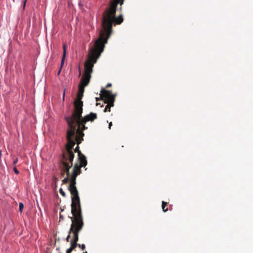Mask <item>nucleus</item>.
<instances>
[{"mask_svg":"<svg viewBox=\"0 0 253 253\" xmlns=\"http://www.w3.org/2000/svg\"><path fill=\"white\" fill-rule=\"evenodd\" d=\"M102 29L99 32V36L95 41L93 46L89 48L88 59L84 63V74L90 75L92 72L94 64L97 62L101 53L104 50L105 44L112 33V28L109 29L101 25Z\"/></svg>","mask_w":253,"mask_h":253,"instance_id":"f257e3e1","label":"nucleus"},{"mask_svg":"<svg viewBox=\"0 0 253 253\" xmlns=\"http://www.w3.org/2000/svg\"><path fill=\"white\" fill-rule=\"evenodd\" d=\"M124 0H112L110 1L109 7L106 8L103 13L101 25L110 30L112 28L113 24H121L124 21L123 15L121 14L118 17L115 16L116 9L118 4L122 6Z\"/></svg>","mask_w":253,"mask_h":253,"instance_id":"f03ea898","label":"nucleus"},{"mask_svg":"<svg viewBox=\"0 0 253 253\" xmlns=\"http://www.w3.org/2000/svg\"><path fill=\"white\" fill-rule=\"evenodd\" d=\"M71 213L73 217H70L72 220L69 234L73 233V238L71 240L77 243L79 240V234L84 226L83 218L82 214L81 204H71Z\"/></svg>","mask_w":253,"mask_h":253,"instance_id":"7ed1b4c3","label":"nucleus"},{"mask_svg":"<svg viewBox=\"0 0 253 253\" xmlns=\"http://www.w3.org/2000/svg\"><path fill=\"white\" fill-rule=\"evenodd\" d=\"M75 113V111H73V113L70 116L65 117L68 126H69V123H71V125L75 128L74 133H76V141L77 144L79 145L81 143L82 141L84 140L83 137L84 135L83 131L87 129V127L85 126L86 123H82V114Z\"/></svg>","mask_w":253,"mask_h":253,"instance_id":"20e7f679","label":"nucleus"},{"mask_svg":"<svg viewBox=\"0 0 253 253\" xmlns=\"http://www.w3.org/2000/svg\"><path fill=\"white\" fill-rule=\"evenodd\" d=\"M86 163L83 164L80 161L78 160V162L75 163L74 166L73 171L71 174V184H69L68 189L71 194V204H81L80 197L78 189L76 186L77 176L81 173V168L85 167Z\"/></svg>","mask_w":253,"mask_h":253,"instance_id":"39448f33","label":"nucleus"},{"mask_svg":"<svg viewBox=\"0 0 253 253\" xmlns=\"http://www.w3.org/2000/svg\"><path fill=\"white\" fill-rule=\"evenodd\" d=\"M75 128L69 123V127L67 130L66 139L67 143L65 146V149L63 151L62 157L67 158L68 160L73 161L74 158V153L73 149L75 146L76 139L74 140L73 137L75 135Z\"/></svg>","mask_w":253,"mask_h":253,"instance_id":"423d86ee","label":"nucleus"},{"mask_svg":"<svg viewBox=\"0 0 253 253\" xmlns=\"http://www.w3.org/2000/svg\"><path fill=\"white\" fill-rule=\"evenodd\" d=\"M115 96L113 95L112 91L107 90L105 88H102L100 91V98H96V100H102L104 103H106L107 105L104 110V112H110L111 107L114 106Z\"/></svg>","mask_w":253,"mask_h":253,"instance_id":"0eeeda50","label":"nucleus"},{"mask_svg":"<svg viewBox=\"0 0 253 253\" xmlns=\"http://www.w3.org/2000/svg\"><path fill=\"white\" fill-rule=\"evenodd\" d=\"M84 88V87L81 85L79 86L77 97L74 102V109L73 111H75V113L80 114L81 112H83V102L81 100L83 96Z\"/></svg>","mask_w":253,"mask_h":253,"instance_id":"6e6552de","label":"nucleus"},{"mask_svg":"<svg viewBox=\"0 0 253 253\" xmlns=\"http://www.w3.org/2000/svg\"><path fill=\"white\" fill-rule=\"evenodd\" d=\"M73 161H70L67 158L62 157L60 165L62 176L66 174L67 176H70L69 170L73 166Z\"/></svg>","mask_w":253,"mask_h":253,"instance_id":"1a4fd4ad","label":"nucleus"},{"mask_svg":"<svg viewBox=\"0 0 253 253\" xmlns=\"http://www.w3.org/2000/svg\"><path fill=\"white\" fill-rule=\"evenodd\" d=\"M97 114L96 113L91 112L89 114L85 116L84 117L82 116V123H86L87 122H93L97 119Z\"/></svg>","mask_w":253,"mask_h":253,"instance_id":"9d476101","label":"nucleus"},{"mask_svg":"<svg viewBox=\"0 0 253 253\" xmlns=\"http://www.w3.org/2000/svg\"><path fill=\"white\" fill-rule=\"evenodd\" d=\"M75 152L78 153V161H80L84 165V163H86V157L84 154L82 153L81 151L79 150V146L78 144L75 149Z\"/></svg>","mask_w":253,"mask_h":253,"instance_id":"9b49d317","label":"nucleus"},{"mask_svg":"<svg viewBox=\"0 0 253 253\" xmlns=\"http://www.w3.org/2000/svg\"><path fill=\"white\" fill-rule=\"evenodd\" d=\"M90 78V75L84 74L83 77L81 79V84L79 85L82 86L83 87H85V86L87 85L89 83Z\"/></svg>","mask_w":253,"mask_h":253,"instance_id":"f8f14e48","label":"nucleus"},{"mask_svg":"<svg viewBox=\"0 0 253 253\" xmlns=\"http://www.w3.org/2000/svg\"><path fill=\"white\" fill-rule=\"evenodd\" d=\"M63 48L64 51H63V56H62L61 62V65H60V68H62V67L64 65L65 58L66 53V45L65 44H63Z\"/></svg>","mask_w":253,"mask_h":253,"instance_id":"ddd939ff","label":"nucleus"},{"mask_svg":"<svg viewBox=\"0 0 253 253\" xmlns=\"http://www.w3.org/2000/svg\"><path fill=\"white\" fill-rule=\"evenodd\" d=\"M168 203L167 202H165L164 201L162 202V209L164 212H166L168 211V208H166V207L168 206Z\"/></svg>","mask_w":253,"mask_h":253,"instance_id":"4468645a","label":"nucleus"},{"mask_svg":"<svg viewBox=\"0 0 253 253\" xmlns=\"http://www.w3.org/2000/svg\"><path fill=\"white\" fill-rule=\"evenodd\" d=\"M68 182H70V184H71V176H67L66 177H65L62 180V183L63 184H66Z\"/></svg>","mask_w":253,"mask_h":253,"instance_id":"2eb2a0df","label":"nucleus"},{"mask_svg":"<svg viewBox=\"0 0 253 253\" xmlns=\"http://www.w3.org/2000/svg\"><path fill=\"white\" fill-rule=\"evenodd\" d=\"M70 248L73 250H74L77 246H78V244L77 243L74 242L72 241H70Z\"/></svg>","mask_w":253,"mask_h":253,"instance_id":"dca6fc26","label":"nucleus"},{"mask_svg":"<svg viewBox=\"0 0 253 253\" xmlns=\"http://www.w3.org/2000/svg\"><path fill=\"white\" fill-rule=\"evenodd\" d=\"M59 193L63 197H65L66 196V193L64 191V190L62 189V188H60L59 189Z\"/></svg>","mask_w":253,"mask_h":253,"instance_id":"f3484780","label":"nucleus"},{"mask_svg":"<svg viewBox=\"0 0 253 253\" xmlns=\"http://www.w3.org/2000/svg\"><path fill=\"white\" fill-rule=\"evenodd\" d=\"M24 208V205L22 203H19V211L22 212V210Z\"/></svg>","mask_w":253,"mask_h":253,"instance_id":"a211bd4d","label":"nucleus"},{"mask_svg":"<svg viewBox=\"0 0 253 253\" xmlns=\"http://www.w3.org/2000/svg\"><path fill=\"white\" fill-rule=\"evenodd\" d=\"M79 247H80L82 250L83 251H84L85 249V245L84 244H78V246Z\"/></svg>","mask_w":253,"mask_h":253,"instance_id":"6ab92c4d","label":"nucleus"},{"mask_svg":"<svg viewBox=\"0 0 253 253\" xmlns=\"http://www.w3.org/2000/svg\"><path fill=\"white\" fill-rule=\"evenodd\" d=\"M13 170L15 172V173H16L17 174H18L19 173V171L15 167L13 168Z\"/></svg>","mask_w":253,"mask_h":253,"instance_id":"aec40b11","label":"nucleus"},{"mask_svg":"<svg viewBox=\"0 0 253 253\" xmlns=\"http://www.w3.org/2000/svg\"><path fill=\"white\" fill-rule=\"evenodd\" d=\"M18 158H15L13 162V165H15L17 164V163L18 162Z\"/></svg>","mask_w":253,"mask_h":253,"instance_id":"412c9836","label":"nucleus"},{"mask_svg":"<svg viewBox=\"0 0 253 253\" xmlns=\"http://www.w3.org/2000/svg\"><path fill=\"white\" fill-rule=\"evenodd\" d=\"M74 250L72 248H70L66 251V253H71V252Z\"/></svg>","mask_w":253,"mask_h":253,"instance_id":"4be33fe9","label":"nucleus"},{"mask_svg":"<svg viewBox=\"0 0 253 253\" xmlns=\"http://www.w3.org/2000/svg\"><path fill=\"white\" fill-rule=\"evenodd\" d=\"M111 86H112V84L110 83H108L107 84V85L106 86V88H108L109 87H111Z\"/></svg>","mask_w":253,"mask_h":253,"instance_id":"5701e85b","label":"nucleus"},{"mask_svg":"<svg viewBox=\"0 0 253 253\" xmlns=\"http://www.w3.org/2000/svg\"><path fill=\"white\" fill-rule=\"evenodd\" d=\"M70 238V234H68V235L67 236V238H66V241L67 242H69V238Z\"/></svg>","mask_w":253,"mask_h":253,"instance_id":"b1692460","label":"nucleus"},{"mask_svg":"<svg viewBox=\"0 0 253 253\" xmlns=\"http://www.w3.org/2000/svg\"><path fill=\"white\" fill-rule=\"evenodd\" d=\"M112 126V122L109 123V126H108V127H109V129H111V126Z\"/></svg>","mask_w":253,"mask_h":253,"instance_id":"393cba45","label":"nucleus"},{"mask_svg":"<svg viewBox=\"0 0 253 253\" xmlns=\"http://www.w3.org/2000/svg\"><path fill=\"white\" fill-rule=\"evenodd\" d=\"M27 0H24V2H23V3H24V4H23V8H25V6Z\"/></svg>","mask_w":253,"mask_h":253,"instance_id":"a878e982","label":"nucleus"},{"mask_svg":"<svg viewBox=\"0 0 253 253\" xmlns=\"http://www.w3.org/2000/svg\"><path fill=\"white\" fill-rule=\"evenodd\" d=\"M61 70H62V68H60V69L58 71V73H57V75L59 76L61 73Z\"/></svg>","mask_w":253,"mask_h":253,"instance_id":"bb28decb","label":"nucleus"},{"mask_svg":"<svg viewBox=\"0 0 253 253\" xmlns=\"http://www.w3.org/2000/svg\"><path fill=\"white\" fill-rule=\"evenodd\" d=\"M65 97V91H64L63 95V99H64Z\"/></svg>","mask_w":253,"mask_h":253,"instance_id":"cd10ccee","label":"nucleus"},{"mask_svg":"<svg viewBox=\"0 0 253 253\" xmlns=\"http://www.w3.org/2000/svg\"><path fill=\"white\" fill-rule=\"evenodd\" d=\"M60 218L63 219V216L62 215H60Z\"/></svg>","mask_w":253,"mask_h":253,"instance_id":"c85d7f7f","label":"nucleus"},{"mask_svg":"<svg viewBox=\"0 0 253 253\" xmlns=\"http://www.w3.org/2000/svg\"><path fill=\"white\" fill-rule=\"evenodd\" d=\"M83 253H87V252L85 251V252H84Z\"/></svg>","mask_w":253,"mask_h":253,"instance_id":"c756f323","label":"nucleus"}]
</instances>
